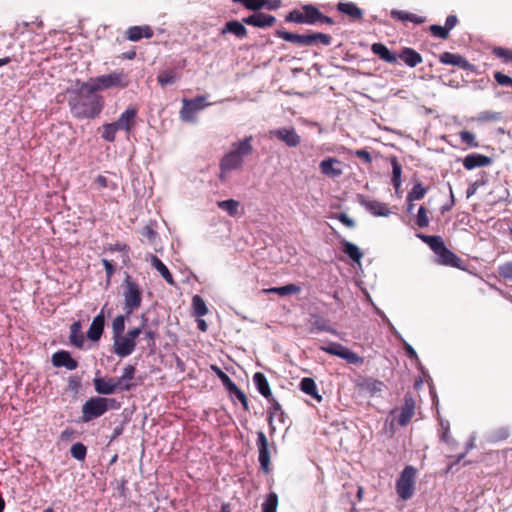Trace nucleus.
I'll use <instances>...</instances> for the list:
<instances>
[{"label": "nucleus", "mask_w": 512, "mask_h": 512, "mask_svg": "<svg viewBox=\"0 0 512 512\" xmlns=\"http://www.w3.org/2000/svg\"><path fill=\"white\" fill-rule=\"evenodd\" d=\"M340 165L341 162L338 159L328 157L320 162L319 168L323 175L331 178H337L343 173Z\"/></svg>", "instance_id": "obj_15"}, {"label": "nucleus", "mask_w": 512, "mask_h": 512, "mask_svg": "<svg viewBox=\"0 0 512 512\" xmlns=\"http://www.w3.org/2000/svg\"><path fill=\"white\" fill-rule=\"evenodd\" d=\"M415 402L411 395L406 394L404 397V403L400 409L398 415V423L401 426H405L411 420L414 414Z\"/></svg>", "instance_id": "obj_20"}, {"label": "nucleus", "mask_w": 512, "mask_h": 512, "mask_svg": "<svg viewBox=\"0 0 512 512\" xmlns=\"http://www.w3.org/2000/svg\"><path fill=\"white\" fill-rule=\"evenodd\" d=\"M123 310L130 316L142 303V290L137 282L130 275H126L123 281Z\"/></svg>", "instance_id": "obj_5"}, {"label": "nucleus", "mask_w": 512, "mask_h": 512, "mask_svg": "<svg viewBox=\"0 0 512 512\" xmlns=\"http://www.w3.org/2000/svg\"><path fill=\"white\" fill-rule=\"evenodd\" d=\"M418 237L435 252L437 255L444 247V242L440 236L418 234Z\"/></svg>", "instance_id": "obj_37"}, {"label": "nucleus", "mask_w": 512, "mask_h": 512, "mask_svg": "<svg viewBox=\"0 0 512 512\" xmlns=\"http://www.w3.org/2000/svg\"><path fill=\"white\" fill-rule=\"evenodd\" d=\"M509 435H510V433H509L508 428L501 427V428H498L495 431H493L491 438L493 441H501V440L507 439L509 437Z\"/></svg>", "instance_id": "obj_62"}, {"label": "nucleus", "mask_w": 512, "mask_h": 512, "mask_svg": "<svg viewBox=\"0 0 512 512\" xmlns=\"http://www.w3.org/2000/svg\"><path fill=\"white\" fill-rule=\"evenodd\" d=\"M416 223L421 228L427 227L429 224V219L427 217V210L424 206H420L418 209Z\"/></svg>", "instance_id": "obj_59"}, {"label": "nucleus", "mask_w": 512, "mask_h": 512, "mask_svg": "<svg viewBox=\"0 0 512 512\" xmlns=\"http://www.w3.org/2000/svg\"><path fill=\"white\" fill-rule=\"evenodd\" d=\"M179 78V73L173 69L162 71L157 77L161 86L174 84Z\"/></svg>", "instance_id": "obj_43"}, {"label": "nucleus", "mask_w": 512, "mask_h": 512, "mask_svg": "<svg viewBox=\"0 0 512 512\" xmlns=\"http://www.w3.org/2000/svg\"><path fill=\"white\" fill-rule=\"evenodd\" d=\"M243 23L252 25L258 28H267L275 24L276 18L269 14L254 13L246 18H243Z\"/></svg>", "instance_id": "obj_17"}, {"label": "nucleus", "mask_w": 512, "mask_h": 512, "mask_svg": "<svg viewBox=\"0 0 512 512\" xmlns=\"http://www.w3.org/2000/svg\"><path fill=\"white\" fill-rule=\"evenodd\" d=\"M305 24L316 25L320 17V10L311 4L303 5Z\"/></svg>", "instance_id": "obj_38"}, {"label": "nucleus", "mask_w": 512, "mask_h": 512, "mask_svg": "<svg viewBox=\"0 0 512 512\" xmlns=\"http://www.w3.org/2000/svg\"><path fill=\"white\" fill-rule=\"evenodd\" d=\"M257 448H258V461L261 469L268 473L270 471V449L266 435L263 431L257 432Z\"/></svg>", "instance_id": "obj_9"}, {"label": "nucleus", "mask_w": 512, "mask_h": 512, "mask_svg": "<svg viewBox=\"0 0 512 512\" xmlns=\"http://www.w3.org/2000/svg\"><path fill=\"white\" fill-rule=\"evenodd\" d=\"M192 307L194 314L198 317H202L208 313L205 301L199 295H195L192 298Z\"/></svg>", "instance_id": "obj_49"}, {"label": "nucleus", "mask_w": 512, "mask_h": 512, "mask_svg": "<svg viewBox=\"0 0 512 512\" xmlns=\"http://www.w3.org/2000/svg\"><path fill=\"white\" fill-rule=\"evenodd\" d=\"M113 341V351L121 358L131 355L136 347V342L126 335L121 334L118 337H113Z\"/></svg>", "instance_id": "obj_13"}, {"label": "nucleus", "mask_w": 512, "mask_h": 512, "mask_svg": "<svg viewBox=\"0 0 512 512\" xmlns=\"http://www.w3.org/2000/svg\"><path fill=\"white\" fill-rule=\"evenodd\" d=\"M117 131L118 130L112 123H106L102 126L101 137L107 142H114Z\"/></svg>", "instance_id": "obj_52"}, {"label": "nucleus", "mask_w": 512, "mask_h": 512, "mask_svg": "<svg viewBox=\"0 0 512 512\" xmlns=\"http://www.w3.org/2000/svg\"><path fill=\"white\" fill-rule=\"evenodd\" d=\"M416 473L417 470L411 465L406 466L402 470L396 482V491L402 500H408L413 496Z\"/></svg>", "instance_id": "obj_6"}, {"label": "nucleus", "mask_w": 512, "mask_h": 512, "mask_svg": "<svg viewBox=\"0 0 512 512\" xmlns=\"http://www.w3.org/2000/svg\"><path fill=\"white\" fill-rule=\"evenodd\" d=\"M149 257L152 267L160 273L168 284L174 285L175 282L173 276L167 266L157 256L150 254Z\"/></svg>", "instance_id": "obj_30"}, {"label": "nucleus", "mask_w": 512, "mask_h": 512, "mask_svg": "<svg viewBox=\"0 0 512 512\" xmlns=\"http://www.w3.org/2000/svg\"><path fill=\"white\" fill-rule=\"evenodd\" d=\"M391 166H392V184L398 193L401 188V174H402V166L398 162L396 157H392L390 159Z\"/></svg>", "instance_id": "obj_39"}, {"label": "nucleus", "mask_w": 512, "mask_h": 512, "mask_svg": "<svg viewBox=\"0 0 512 512\" xmlns=\"http://www.w3.org/2000/svg\"><path fill=\"white\" fill-rule=\"evenodd\" d=\"M398 58L411 68L416 67L423 61L420 53L409 47L403 48L401 53L398 55Z\"/></svg>", "instance_id": "obj_25"}, {"label": "nucleus", "mask_w": 512, "mask_h": 512, "mask_svg": "<svg viewBox=\"0 0 512 512\" xmlns=\"http://www.w3.org/2000/svg\"><path fill=\"white\" fill-rule=\"evenodd\" d=\"M438 263L442 265L458 267L460 259L446 247H444L438 254Z\"/></svg>", "instance_id": "obj_36"}, {"label": "nucleus", "mask_w": 512, "mask_h": 512, "mask_svg": "<svg viewBox=\"0 0 512 512\" xmlns=\"http://www.w3.org/2000/svg\"><path fill=\"white\" fill-rule=\"evenodd\" d=\"M276 35L279 38H281L287 42L296 44L298 46H311L312 39L310 37H308V34L300 35V34L288 32L285 30H277Z\"/></svg>", "instance_id": "obj_23"}, {"label": "nucleus", "mask_w": 512, "mask_h": 512, "mask_svg": "<svg viewBox=\"0 0 512 512\" xmlns=\"http://www.w3.org/2000/svg\"><path fill=\"white\" fill-rule=\"evenodd\" d=\"M235 3L242 4L245 8L252 11H258L264 8L265 0H233Z\"/></svg>", "instance_id": "obj_53"}, {"label": "nucleus", "mask_w": 512, "mask_h": 512, "mask_svg": "<svg viewBox=\"0 0 512 512\" xmlns=\"http://www.w3.org/2000/svg\"><path fill=\"white\" fill-rule=\"evenodd\" d=\"M310 323H311V329H310L311 333L324 331V332H329V333L335 334V330L328 325L327 320H325L323 317H321L319 315H312Z\"/></svg>", "instance_id": "obj_35"}, {"label": "nucleus", "mask_w": 512, "mask_h": 512, "mask_svg": "<svg viewBox=\"0 0 512 512\" xmlns=\"http://www.w3.org/2000/svg\"><path fill=\"white\" fill-rule=\"evenodd\" d=\"M267 400L270 403V407L268 409V423L271 431H274L275 427L273 426V418L277 416V414L279 413V419L283 422L284 412L281 408L280 403L273 397V395H271V398Z\"/></svg>", "instance_id": "obj_32"}, {"label": "nucleus", "mask_w": 512, "mask_h": 512, "mask_svg": "<svg viewBox=\"0 0 512 512\" xmlns=\"http://www.w3.org/2000/svg\"><path fill=\"white\" fill-rule=\"evenodd\" d=\"M138 110L135 107H129L121 113L119 118L112 122L116 129L123 130L126 133H130L131 129L135 125Z\"/></svg>", "instance_id": "obj_12"}, {"label": "nucleus", "mask_w": 512, "mask_h": 512, "mask_svg": "<svg viewBox=\"0 0 512 512\" xmlns=\"http://www.w3.org/2000/svg\"><path fill=\"white\" fill-rule=\"evenodd\" d=\"M336 8L338 12L348 16L353 21H359L363 18V10L354 2L339 1Z\"/></svg>", "instance_id": "obj_19"}, {"label": "nucleus", "mask_w": 512, "mask_h": 512, "mask_svg": "<svg viewBox=\"0 0 512 512\" xmlns=\"http://www.w3.org/2000/svg\"><path fill=\"white\" fill-rule=\"evenodd\" d=\"M130 316H127V313L125 315H118L114 318L112 322V333L113 337H118L119 335L123 334L125 330V322Z\"/></svg>", "instance_id": "obj_46"}, {"label": "nucleus", "mask_w": 512, "mask_h": 512, "mask_svg": "<svg viewBox=\"0 0 512 512\" xmlns=\"http://www.w3.org/2000/svg\"><path fill=\"white\" fill-rule=\"evenodd\" d=\"M460 139L463 143H465L469 147L476 148L479 146L478 142L476 141L475 134L470 131H461L459 133Z\"/></svg>", "instance_id": "obj_55"}, {"label": "nucleus", "mask_w": 512, "mask_h": 512, "mask_svg": "<svg viewBox=\"0 0 512 512\" xmlns=\"http://www.w3.org/2000/svg\"><path fill=\"white\" fill-rule=\"evenodd\" d=\"M92 89L97 93L98 91L108 89H124L129 86L130 78L129 75L123 70L113 71L109 74L100 75L94 78H90L87 81Z\"/></svg>", "instance_id": "obj_3"}, {"label": "nucleus", "mask_w": 512, "mask_h": 512, "mask_svg": "<svg viewBox=\"0 0 512 512\" xmlns=\"http://www.w3.org/2000/svg\"><path fill=\"white\" fill-rule=\"evenodd\" d=\"M357 200L361 206H363L367 211H369L374 216L388 217L390 215V210L388 209L386 204L382 202L368 199L361 194L357 195Z\"/></svg>", "instance_id": "obj_11"}, {"label": "nucleus", "mask_w": 512, "mask_h": 512, "mask_svg": "<svg viewBox=\"0 0 512 512\" xmlns=\"http://www.w3.org/2000/svg\"><path fill=\"white\" fill-rule=\"evenodd\" d=\"M371 51L377 55L381 60L389 63L395 64L398 60V55L391 52L386 45L382 43H374L371 46Z\"/></svg>", "instance_id": "obj_24"}, {"label": "nucleus", "mask_w": 512, "mask_h": 512, "mask_svg": "<svg viewBox=\"0 0 512 512\" xmlns=\"http://www.w3.org/2000/svg\"><path fill=\"white\" fill-rule=\"evenodd\" d=\"M499 275L509 281H512V261L505 262L498 267Z\"/></svg>", "instance_id": "obj_57"}, {"label": "nucleus", "mask_w": 512, "mask_h": 512, "mask_svg": "<svg viewBox=\"0 0 512 512\" xmlns=\"http://www.w3.org/2000/svg\"><path fill=\"white\" fill-rule=\"evenodd\" d=\"M320 349L330 355L346 360L349 364L361 365L364 362L363 357L337 342H330L326 346H321Z\"/></svg>", "instance_id": "obj_7"}, {"label": "nucleus", "mask_w": 512, "mask_h": 512, "mask_svg": "<svg viewBox=\"0 0 512 512\" xmlns=\"http://www.w3.org/2000/svg\"><path fill=\"white\" fill-rule=\"evenodd\" d=\"M390 15L393 19L401 22L410 21L414 24H422L425 22V17L402 10L393 9L391 10Z\"/></svg>", "instance_id": "obj_28"}, {"label": "nucleus", "mask_w": 512, "mask_h": 512, "mask_svg": "<svg viewBox=\"0 0 512 512\" xmlns=\"http://www.w3.org/2000/svg\"><path fill=\"white\" fill-rule=\"evenodd\" d=\"M308 37L312 39L311 46L315 45L316 43H321L322 45L328 46L332 42V37L329 34L310 33L308 34Z\"/></svg>", "instance_id": "obj_54"}, {"label": "nucleus", "mask_w": 512, "mask_h": 512, "mask_svg": "<svg viewBox=\"0 0 512 512\" xmlns=\"http://www.w3.org/2000/svg\"><path fill=\"white\" fill-rule=\"evenodd\" d=\"M140 234L142 237L146 238L150 243H153L157 236L156 231H154V229L148 225L142 228Z\"/></svg>", "instance_id": "obj_64"}, {"label": "nucleus", "mask_w": 512, "mask_h": 512, "mask_svg": "<svg viewBox=\"0 0 512 512\" xmlns=\"http://www.w3.org/2000/svg\"><path fill=\"white\" fill-rule=\"evenodd\" d=\"M253 382L258 390V392L265 397L266 399H270L272 392L269 386V383L267 381L266 376L261 373L257 372L253 376Z\"/></svg>", "instance_id": "obj_29"}, {"label": "nucleus", "mask_w": 512, "mask_h": 512, "mask_svg": "<svg viewBox=\"0 0 512 512\" xmlns=\"http://www.w3.org/2000/svg\"><path fill=\"white\" fill-rule=\"evenodd\" d=\"M286 21L293 22L297 24H305V17L303 7L301 10H292L287 16Z\"/></svg>", "instance_id": "obj_56"}, {"label": "nucleus", "mask_w": 512, "mask_h": 512, "mask_svg": "<svg viewBox=\"0 0 512 512\" xmlns=\"http://www.w3.org/2000/svg\"><path fill=\"white\" fill-rule=\"evenodd\" d=\"M491 163L492 159L490 157L478 153L469 154L462 161L464 168L467 170H473L478 167H486L491 165Z\"/></svg>", "instance_id": "obj_18"}, {"label": "nucleus", "mask_w": 512, "mask_h": 512, "mask_svg": "<svg viewBox=\"0 0 512 512\" xmlns=\"http://www.w3.org/2000/svg\"><path fill=\"white\" fill-rule=\"evenodd\" d=\"M70 453L76 460L83 461L87 454V448L84 444L78 442L71 446Z\"/></svg>", "instance_id": "obj_51"}, {"label": "nucleus", "mask_w": 512, "mask_h": 512, "mask_svg": "<svg viewBox=\"0 0 512 512\" xmlns=\"http://www.w3.org/2000/svg\"><path fill=\"white\" fill-rule=\"evenodd\" d=\"M429 30L433 36L440 39H447L449 36V31L445 28V26L434 24L430 26Z\"/></svg>", "instance_id": "obj_58"}, {"label": "nucleus", "mask_w": 512, "mask_h": 512, "mask_svg": "<svg viewBox=\"0 0 512 512\" xmlns=\"http://www.w3.org/2000/svg\"><path fill=\"white\" fill-rule=\"evenodd\" d=\"M477 121L479 122H497L503 119V114L496 111H482L477 115Z\"/></svg>", "instance_id": "obj_47"}, {"label": "nucleus", "mask_w": 512, "mask_h": 512, "mask_svg": "<svg viewBox=\"0 0 512 512\" xmlns=\"http://www.w3.org/2000/svg\"><path fill=\"white\" fill-rule=\"evenodd\" d=\"M81 328V323L79 321L72 323L70 326L69 339L71 344L77 348H82L85 341Z\"/></svg>", "instance_id": "obj_34"}, {"label": "nucleus", "mask_w": 512, "mask_h": 512, "mask_svg": "<svg viewBox=\"0 0 512 512\" xmlns=\"http://www.w3.org/2000/svg\"><path fill=\"white\" fill-rule=\"evenodd\" d=\"M300 389L305 394L311 396L318 402L322 401V396L318 393L317 385L314 381V379L310 377H305L300 382Z\"/></svg>", "instance_id": "obj_31"}, {"label": "nucleus", "mask_w": 512, "mask_h": 512, "mask_svg": "<svg viewBox=\"0 0 512 512\" xmlns=\"http://www.w3.org/2000/svg\"><path fill=\"white\" fill-rule=\"evenodd\" d=\"M51 362L53 366L65 367L67 370H75L78 367V362L65 350L55 352L52 355Z\"/></svg>", "instance_id": "obj_16"}, {"label": "nucleus", "mask_w": 512, "mask_h": 512, "mask_svg": "<svg viewBox=\"0 0 512 512\" xmlns=\"http://www.w3.org/2000/svg\"><path fill=\"white\" fill-rule=\"evenodd\" d=\"M439 61L445 65L458 66L464 70L474 71L475 66L458 54L444 52L439 56Z\"/></svg>", "instance_id": "obj_14"}, {"label": "nucleus", "mask_w": 512, "mask_h": 512, "mask_svg": "<svg viewBox=\"0 0 512 512\" xmlns=\"http://www.w3.org/2000/svg\"><path fill=\"white\" fill-rule=\"evenodd\" d=\"M211 370L220 379V381L222 382L223 386L227 389V391L229 389H234L235 383L231 380V378L225 372L222 371L221 368H219L216 365H211Z\"/></svg>", "instance_id": "obj_50"}, {"label": "nucleus", "mask_w": 512, "mask_h": 512, "mask_svg": "<svg viewBox=\"0 0 512 512\" xmlns=\"http://www.w3.org/2000/svg\"><path fill=\"white\" fill-rule=\"evenodd\" d=\"M227 33H231L238 38H244L247 35V29L243 25V23H241L237 20H231V21L226 22V24L224 25V27L221 30L222 35L227 34Z\"/></svg>", "instance_id": "obj_27"}, {"label": "nucleus", "mask_w": 512, "mask_h": 512, "mask_svg": "<svg viewBox=\"0 0 512 512\" xmlns=\"http://www.w3.org/2000/svg\"><path fill=\"white\" fill-rule=\"evenodd\" d=\"M118 405L115 399L104 397H91L82 406V421L88 423L93 419L104 415L109 408H116Z\"/></svg>", "instance_id": "obj_4"}, {"label": "nucleus", "mask_w": 512, "mask_h": 512, "mask_svg": "<svg viewBox=\"0 0 512 512\" xmlns=\"http://www.w3.org/2000/svg\"><path fill=\"white\" fill-rule=\"evenodd\" d=\"M217 206L227 212L229 216L235 217L239 214L240 203L234 199L219 201Z\"/></svg>", "instance_id": "obj_40"}, {"label": "nucleus", "mask_w": 512, "mask_h": 512, "mask_svg": "<svg viewBox=\"0 0 512 512\" xmlns=\"http://www.w3.org/2000/svg\"><path fill=\"white\" fill-rule=\"evenodd\" d=\"M494 54L497 57L504 58L506 62H512V50L498 47L494 49Z\"/></svg>", "instance_id": "obj_63"}, {"label": "nucleus", "mask_w": 512, "mask_h": 512, "mask_svg": "<svg viewBox=\"0 0 512 512\" xmlns=\"http://www.w3.org/2000/svg\"><path fill=\"white\" fill-rule=\"evenodd\" d=\"M342 251L354 262L360 264L363 257V253L360 251L357 245L347 240H342Z\"/></svg>", "instance_id": "obj_33"}, {"label": "nucleus", "mask_w": 512, "mask_h": 512, "mask_svg": "<svg viewBox=\"0 0 512 512\" xmlns=\"http://www.w3.org/2000/svg\"><path fill=\"white\" fill-rule=\"evenodd\" d=\"M72 116L78 120L94 119L104 107V99L88 82L77 81L66 90Z\"/></svg>", "instance_id": "obj_1"}, {"label": "nucleus", "mask_w": 512, "mask_h": 512, "mask_svg": "<svg viewBox=\"0 0 512 512\" xmlns=\"http://www.w3.org/2000/svg\"><path fill=\"white\" fill-rule=\"evenodd\" d=\"M278 506V496L275 492H270L262 503V512H276Z\"/></svg>", "instance_id": "obj_48"}, {"label": "nucleus", "mask_w": 512, "mask_h": 512, "mask_svg": "<svg viewBox=\"0 0 512 512\" xmlns=\"http://www.w3.org/2000/svg\"><path fill=\"white\" fill-rule=\"evenodd\" d=\"M426 193L427 189L421 183H416L411 191L408 192L406 200L407 202L421 200L425 197Z\"/></svg>", "instance_id": "obj_45"}, {"label": "nucleus", "mask_w": 512, "mask_h": 512, "mask_svg": "<svg viewBox=\"0 0 512 512\" xmlns=\"http://www.w3.org/2000/svg\"><path fill=\"white\" fill-rule=\"evenodd\" d=\"M104 326L105 316L102 309L101 312L96 317H94L87 331V338L90 339L91 341H98L102 336Z\"/></svg>", "instance_id": "obj_21"}, {"label": "nucleus", "mask_w": 512, "mask_h": 512, "mask_svg": "<svg viewBox=\"0 0 512 512\" xmlns=\"http://www.w3.org/2000/svg\"><path fill=\"white\" fill-rule=\"evenodd\" d=\"M93 185L96 189H109L111 191H115L118 188V185L116 182L112 181L105 175H98L94 181Z\"/></svg>", "instance_id": "obj_44"}, {"label": "nucleus", "mask_w": 512, "mask_h": 512, "mask_svg": "<svg viewBox=\"0 0 512 512\" xmlns=\"http://www.w3.org/2000/svg\"><path fill=\"white\" fill-rule=\"evenodd\" d=\"M127 38L130 41H139L142 38H151L153 36V30L150 26H132L127 32Z\"/></svg>", "instance_id": "obj_26"}, {"label": "nucleus", "mask_w": 512, "mask_h": 512, "mask_svg": "<svg viewBox=\"0 0 512 512\" xmlns=\"http://www.w3.org/2000/svg\"><path fill=\"white\" fill-rule=\"evenodd\" d=\"M205 100L206 98L204 96H198L194 99H183V106L180 110V119L183 122L194 123L196 121V113L208 106V104L205 103Z\"/></svg>", "instance_id": "obj_8"}, {"label": "nucleus", "mask_w": 512, "mask_h": 512, "mask_svg": "<svg viewBox=\"0 0 512 512\" xmlns=\"http://www.w3.org/2000/svg\"><path fill=\"white\" fill-rule=\"evenodd\" d=\"M270 138H277L288 147H296L300 144L301 138L293 127H281L269 132Z\"/></svg>", "instance_id": "obj_10"}, {"label": "nucleus", "mask_w": 512, "mask_h": 512, "mask_svg": "<svg viewBox=\"0 0 512 512\" xmlns=\"http://www.w3.org/2000/svg\"><path fill=\"white\" fill-rule=\"evenodd\" d=\"M360 387L367 391L371 396L380 393L383 390L384 383L380 380L375 379H365L360 384Z\"/></svg>", "instance_id": "obj_41"}, {"label": "nucleus", "mask_w": 512, "mask_h": 512, "mask_svg": "<svg viewBox=\"0 0 512 512\" xmlns=\"http://www.w3.org/2000/svg\"><path fill=\"white\" fill-rule=\"evenodd\" d=\"M147 319L142 317V324L140 327L130 329L125 335L136 342L137 337L142 333L143 328L146 326Z\"/></svg>", "instance_id": "obj_61"}, {"label": "nucleus", "mask_w": 512, "mask_h": 512, "mask_svg": "<svg viewBox=\"0 0 512 512\" xmlns=\"http://www.w3.org/2000/svg\"><path fill=\"white\" fill-rule=\"evenodd\" d=\"M252 152V136H247L232 144L231 150L221 158L219 166L223 168L224 171L233 172L241 170L244 158L249 156Z\"/></svg>", "instance_id": "obj_2"}, {"label": "nucleus", "mask_w": 512, "mask_h": 512, "mask_svg": "<svg viewBox=\"0 0 512 512\" xmlns=\"http://www.w3.org/2000/svg\"><path fill=\"white\" fill-rule=\"evenodd\" d=\"M132 379L123 380V376L115 378V384L117 386V391H129L132 389L134 384L131 382Z\"/></svg>", "instance_id": "obj_60"}, {"label": "nucleus", "mask_w": 512, "mask_h": 512, "mask_svg": "<svg viewBox=\"0 0 512 512\" xmlns=\"http://www.w3.org/2000/svg\"><path fill=\"white\" fill-rule=\"evenodd\" d=\"M265 293H275L280 296L297 294L300 292V287L296 284H288L281 287H272L264 290Z\"/></svg>", "instance_id": "obj_42"}, {"label": "nucleus", "mask_w": 512, "mask_h": 512, "mask_svg": "<svg viewBox=\"0 0 512 512\" xmlns=\"http://www.w3.org/2000/svg\"><path fill=\"white\" fill-rule=\"evenodd\" d=\"M95 391L102 395H111L117 391L115 378L96 377L93 380Z\"/></svg>", "instance_id": "obj_22"}]
</instances>
